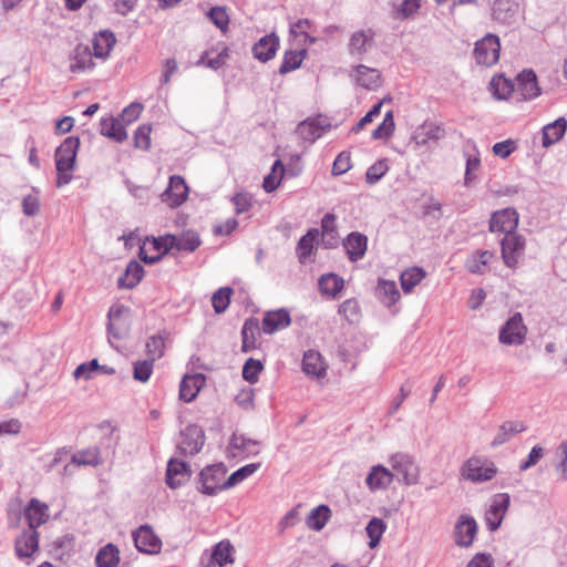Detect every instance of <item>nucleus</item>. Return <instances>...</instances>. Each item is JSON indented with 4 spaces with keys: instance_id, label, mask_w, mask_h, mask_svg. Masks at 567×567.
<instances>
[{
    "instance_id": "nucleus-32",
    "label": "nucleus",
    "mask_w": 567,
    "mask_h": 567,
    "mask_svg": "<svg viewBox=\"0 0 567 567\" xmlns=\"http://www.w3.org/2000/svg\"><path fill=\"white\" fill-rule=\"evenodd\" d=\"M115 43L116 38L113 32L104 30L96 33L92 40L93 55L97 59H106Z\"/></svg>"
},
{
    "instance_id": "nucleus-28",
    "label": "nucleus",
    "mask_w": 567,
    "mask_h": 567,
    "mask_svg": "<svg viewBox=\"0 0 567 567\" xmlns=\"http://www.w3.org/2000/svg\"><path fill=\"white\" fill-rule=\"evenodd\" d=\"M228 58V48L224 42H219L217 45L206 50L198 64L206 65L213 70H218L225 65Z\"/></svg>"
},
{
    "instance_id": "nucleus-61",
    "label": "nucleus",
    "mask_w": 567,
    "mask_h": 567,
    "mask_svg": "<svg viewBox=\"0 0 567 567\" xmlns=\"http://www.w3.org/2000/svg\"><path fill=\"white\" fill-rule=\"evenodd\" d=\"M339 315L344 317L346 320L353 322L360 316V307L355 299H348L339 306Z\"/></svg>"
},
{
    "instance_id": "nucleus-64",
    "label": "nucleus",
    "mask_w": 567,
    "mask_h": 567,
    "mask_svg": "<svg viewBox=\"0 0 567 567\" xmlns=\"http://www.w3.org/2000/svg\"><path fill=\"white\" fill-rule=\"evenodd\" d=\"M388 165L384 161H379L370 166L365 173V181L368 184H375L386 173Z\"/></svg>"
},
{
    "instance_id": "nucleus-56",
    "label": "nucleus",
    "mask_w": 567,
    "mask_h": 567,
    "mask_svg": "<svg viewBox=\"0 0 567 567\" xmlns=\"http://www.w3.org/2000/svg\"><path fill=\"white\" fill-rule=\"evenodd\" d=\"M146 353L153 361L161 359L165 353V338L162 334L152 336L146 342Z\"/></svg>"
},
{
    "instance_id": "nucleus-2",
    "label": "nucleus",
    "mask_w": 567,
    "mask_h": 567,
    "mask_svg": "<svg viewBox=\"0 0 567 567\" xmlns=\"http://www.w3.org/2000/svg\"><path fill=\"white\" fill-rule=\"evenodd\" d=\"M460 474L472 483H483L496 476L497 467L493 461L474 455L463 463Z\"/></svg>"
},
{
    "instance_id": "nucleus-38",
    "label": "nucleus",
    "mask_w": 567,
    "mask_h": 567,
    "mask_svg": "<svg viewBox=\"0 0 567 567\" xmlns=\"http://www.w3.org/2000/svg\"><path fill=\"white\" fill-rule=\"evenodd\" d=\"M377 296L386 307L394 306L401 298L396 284L393 280L380 279L377 286Z\"/></svg>"
},
{
    "instance_id": "nucleus-29",
    "label": "nucleus",
    "mask_w": 567,
    "mask_h": 567,
    "mask_svg": "<svg viewBox=\"0 0 567 567\" xmlns=\"http://www.w3.org/2000/svg\"><path fill=\"white\" fill-rule=\"evenodd\" d=\"M488 90L493 97L498 101H507L511 96H515V84L504 74H496L491 79Z\"/></svg>"
},
{
    "instance_id": "nucleus-52",
    "label": "nucleus",
    "mask_w": 567,
    "mask_h": 567,
    "mask_svg": "<svg viewBox=\"0 0 567 567\" xmlns=\"http://www.w3.org/2000/svg\"><path fill=\"white\" fill-rule=\"evenodd\" d=\"M284 174V165L281 161L277 159L271 167V172L264 178V189L267 193L274 192L280 185Z\"/></svg>"
},
{
    "instance_id": "nucleus-24",
    "label": "nucleus",
    "mask_w": 567,
    "mask_h": 567,
    "mask_svg": "<svg viewBox=\"0 0 567 567\" xmlns=\"http://www.w3.org/2000/svg\"><path fill=\"white\" fill-rule=\"evenodd\" d=\"M205 383L206 378L202 373L185 375L179 384V398L187 403L194 401Z\"/></svg>"
},
{
    "instance_id": "nucleus-54",
    "label": "nucleus",
    "mask_w": 567,
    "mask_h": 567,
    "mask_svg": "<svg viewBox=\"0 0 567 567\" xmlns=\"http://www.w3.org/2000/svg\"><path fill=\"white\" fill-rule=\"evenodd\" d=\"M312 28V22L308 19H300L290 27L291 34L299 39L303 44L313 43L315 38L310 37L309 31Z\"/></svg>"
},
{
    "instance_id": "nucleus-20",
    "label": "nucleus",
    "mask_w": 567,
    "mask_h": 567,
    "mask_svg": "<svg viewBox=\"0 0 567 567\" xmlns=\"http://www.w3.org/2000/svg\"><path fill=\"white\" fill-rule=\"evenodd\" d=\"M133 538L136 548L142 553L156 554L161 549V539L148 526H141L136 532H134Z\"/></svg>"
},
{
    "instance_id": "nucleus-3",
    "label": "nucleus",
    "mask_w": 567,
    "mask_h": 567,
    "mask_svg": "<svg viewBox=\"0 0 567 567\" xmlns=\"http://www.w3.org/2000/svg\"><path fill=\"white\" fill-rule=\"evenodd\" d=\"M226 474L227 468L224 464H215L205 467L199 474L198 489L203 494L215 495L220 491L230 488Z\"/></svg>"
},
{
    "instance_id": "nucleus-7",
    "label": "nucleus",
    "mask_w": 567,
    "mask_h": 567,
    "mask_svg": "<svg viewBox=\"0 0 567 567\" xmlns=\"http://www.w3.org/2000/svg\"><path fill=\"white\" fill-rule=\"evenodd\" d=\"M527 327L519 312L511 317L499 331V342L506 346H520L524 343Z\"/></svg>"
},
{
    "instance_id": "nucleus-16",
    "label": "nucleus",
    "mask_w": 567,
    "mask_h": 567,
    "mask_svg": "<svg viewBox=\"0 0 567 567\" xmlns=\"http://www.w3.org/2000/svg\"><path fill=\"white\" fill-rule=\"evenodd\" d=\"M169 251L194 252L202 244L199 235L194 230H185L178 235L167 234Z\"/></svg>"
},
{
    "instance_id": "nucleus-39",
    "label": "nucleus",
    "mask_w": 567,
    "mask_h": 567,
    "mask_svg": "<svg viewBox=\"0 0 567 567\" xmlns=\"http://www.w3.org/2000/svg\"><path fill=\"white\" fill-rule=\"evenodd\" d=\"M426 277V271L421 267H410L400 275L401 288L405 295L411 293L414 288Z\"/></svg>"
},
{
    "instance_id": "nucleus-48",
    "label": "nucleus",
    "mask_w": 567,
    "mask_h": 567,
    "mask_svg": "<svg viewBox=\"0 0 567 567\" xmlns=\"http://www.w3.org/2000/svg\"><path fill=\"white\" fill-rule=\"evenodd\" d=\"M343 279L334 274L321 276L319 279V288L322 295L334 298L342 289Z\"/></svg>"
},
{
    "instance_id": "nucleus-12",
    "label": "nucleus",
    "mask_w": 567,
    "mask_h": 567,
    "mask_svg": "<svg viewBox=\"0 0 567 567\" xmlns=\"http://www.w3.org/2000/svg\"><path fill=\"white\" fill-rule=\"evenodd\" d=\"M518 221L519 215L514 208H504L493 213L489 220V230L509 235L515 231Z\"/></svg>"
},
{
    "instance_id": "nucleus-22",
    "label": "nucleus",
    "mask_w": 567,
    "mask_h": 567,
    "mask_svg": "<svg viewBox=\"0 0 567 567\" xmlns=\"http://www.w3.org/2000/svg\"><path fill=\"white\" fill-rule=\"evenodd\" d=\"M235 548L228 539L221 540L213 548L206 567H224L235 561Z\"/></svg>"
},
{
    "instance_id": "nucleus-21",
    "label": "nucleus",
    "mask_w": 567,
    "mask_h": 567,
    "mask_svg": "<svg viewBox=\"0 0 567 567\" xmlns=\"http://www.w3.org/2000/svg\"><path fill=\"white\" fill-rule=\"evenodd\" d=\"M328 364L323 360L320 352L308 350L303 354L302 371L310 378L320 379L327 373Z\"/></svg>"
},
{
    "instance_id": "nucleus-58",
    "label": "nucleus",
    "mask_w": 567,
    "mask_h": 567,
    "mask_svg": "<svg viewBox=\"0 0 567 567\" xmlns=\"http://www.w3.org/2000/svg\"><path fill=\"white\" fill-rule=\"evenodd\" d=\"M151 133L152 126L150 124L138 126L134 134V146L136 148L147 151L152 143Z\"/></svg>"
},
{
    "instance_id": "nucleus-9",
    "label": "nucleus",
    "mask_w": 567,
    "mask_h": 567,
    "mask_svg": "<svg viewBox=\"0 0 567 567\" xmlns=\"http://www.w3.org/2000/svg\"><path fill=\"white\" fill-rule=\"evenodd\" d=\"M169 252L167 235L147 237L140 246V257L146 264H154Z\"/></svg>"
},
{
    "instance_id": "nucleus-10",
    "label": "nucleus",
    "mask_w": 567,
    "mask_h": 567,
    "mask_svg": "<svg viewBox=\"0 0 567 567\" xmlns=\"http://www.w3.org/2000/svg\"><path fill=\"white\" fill-rule=\"evenodd\" d=\"M205 444V434L200 426L190 424L181 434L179 451L185 455L197 454Z\"/></svg>"
},
{
    "instance_id": "nucleus-6",
    "label": "nucleus",
    "mask_w": 567,
    "mask_h": 567,
    "mask_svg": "<svg viewBox=\"0 0 567 567\" xmlns=\"http://www.w3.org/2000/svg\"><path fill=\"white\" fill-rule=\"evenodd\" d=\"M542 94L536 73L533 70H523L516 76L515 97L518 101H532Z\"/></svg>"
},
{
    "instance_id": "nucleus-1",
    "label": "nucleus",
    "mask_w": 567,
    "mask_h": 567,
    "mask_svg": "<svg viewBox=\"0 0 567 567\" xmlns=\"http://www.w3.org/2000/svg\"><path fill=\"white\" fill-rule=\"evenodd\" d=\"M79 147L80 138L75 136H69L56 148L54 157L58 175V187L66 185L72 181Z\"/></svg>"
},
{
    "instance_id": "nucleus-37",
    "label": "nucleus",
    "mask_w": 567,
    "mask_h": 567,
    "mask_svg": "<svg viewBox=\"0 0 567 567\" xmlns=\"http://www.w3.org/2000/svg\"><path fill=\"white\" fill-rule=\"evenodd\" d=\"M144 277L143 266L132 260L126 266L125 272L118 278L117 285L120 288L132 289L136 287Z\"/></svg>"
},
{
    "instance_id": "nucleus-31",
    "label": "nucleus",
    "mask_w": 567,
    "mask_h": 567,
    "mask_svg": "<svg viewBox=\"0 0 567 567\" xmlns=\"http://www.w3.org/2000/svg\"><path fill=\"white\" fill-rule=\"evenodd\" d=\"M567 130V121L565 117H558L553 123L543 127L542 144L544 147H549L559 142L565 135Z\"/></svg>"
},
{
    "instance_id": "nucleus-19",
    "label": "nucleus",
    "mask_w": 567,
    "mask_h": 567,
    "mask_svg": "<svg viewBox=\"0 0 567 567\" xmlns=\"http://www.w3.org/2000/svg\"><path fill=\"white\" fill-rule=\"evenodd\" d=\"M192 475L189 465L181 460L172 458L167 464L166 483L171 488L185 484Z\"/></svg>"
},
{
    "instance_id": "nucleus-57",
    "label": "nucleus",
    "mask_w": 567,
    "mask_h": 567,
    "mask_svg": "<svg viewBox=\"0 0 567 567\" xmlns=\"http://www.w3.org/2000/svg\"><path fill=\"white\" fill-rule=\"evenodd\" d=\"M261 466V463H250L247 464L239 470L235 471L230 476H228V486L233 487L239 483H241L247 477L255 474Z\"/></svg>"
},
{
    "instance_id": "nucleus-50",
    "label": "nucleus",
    "mask_w": 567,
    "mask_h": 567,
    "mask_svg": "<svg viewBox=\"0 0 567 567\" xmlns=\"http://www.w3.org/2000/svg\"><path fill=\"white\" fill-rule=\"evenodd\" d=\"M330 508L326 505H320L313 508L308 517L307 525L312 530H321L330 518Z\"/></svg>"
},
{
    "instance_id": "nucleus-5",
    "label": "nucleus",
    "mask_w": 567,
    "mask_h": 567,
    "mask_svg": "<svg viewBox=\"0 0 567 567\" xmlns=\"http://www.w3.org/2000/svg\"><path fill=\"white\" fill-rule=\"evenodd\" d=\"M389 463L393 473L402 476L404 484L415 485L419 483L420 468L410 455L395 453L390 456Z\"/></svg>"
},
{
    "instance_id": "nucleus-55",
    "label": "nucleus",
    "mask_w": 567,
    "mask_h": 567,
    "mask_svg": "<svg viewBox=\"0 0 567 567\" xmlns=\"http://www.w3.org/2000/svg\"><path fill=\"white\" fill-rule=\"evenodd\" d=\"M233 289L229 287L219 288L212 297V305L216 313H223L230 303Z\"/></svg>"
},
{
    "instance_id": "nucleus-62",
    "label": "nucleus",
    "mask_w": 567,
    "mask_h": 567,
    "mask_svg": "<svg viewBox=\"0 0 567 567\" xmlns=\"http://www.w3.org/2000/svg\"><path fill=\"white\" fill-rule=\"evenodd\" d=\"M352 167L351 154L349 152H341L336 157L332 165V175L339 176L346 174Z\"/></svg>"
},
{
    "instance_id": "nucleus-13",
    "label": "nucleus",
    "mask_w": 567,
    "mask_h": 567,
    "mask_svg": "<svg viewBox=\"0 0 567 567\" xmlns=\"http://www.w3.org/2000/svg\"><path fill=\"white\" fill-rule=\"evenodd\" d=\"M228 452L235 458L254 456L260 453V442L235 433L230 439Z\"/></svg>"
},
{
    "instance_id": "nucleus-23",
    "label": "nucleus",
    "mask_w": 567,
    "mask_h": 567,
    "mask_svg": "<svg viewBox=\"0 0 567 567\" xmlns=\"http://www.w3.org/2000/svg\"><path fill=\"white\" fill-rule=\"evenodd\" d=\"M519 6L514 0H495L492 16L495 21L502 24H512L518 14Z\"/></svg>"
},
{
    "instance_id": "nucleus-25",
    "label": "nucleus",
    "mask_w": 567,
    "mask_h": 567,
    "mask_svg": "<svg viewBox=\"0 0 567 567\" xmlns=\"http://www.w3.org/2000/svg\"><path fill=\"white\" fill-rule=\"evenodd\" d=\"M291 323L290 313L286 309H278L266 312L261 329L267 334H272L281 329L289 327Z\"/></svg>"
},
{
    "instance_id": "nucleus-40",
    "label": "nucleus",
    "mask_w": 567,
    "mask_h": 567,
    "mask_svg": "<svg viewBox=\"0 0 567 567\" xmlns=\"http://www.w3.org/2000/svg\"><path fill=\"white\" fill-rule=\"evenodd\" d=\"M374 32L372 29L354 32L349 42V51L351 54H363L372 45Z\"/></svg>"
},
{
    "instance_id": "nucleus-14",
    "label": "nucleus",
    "mask_w": 567,
    "mask_h": 567,
    "mask_svg": "<svg viewBox=\"0 0 567 567\" xmlns=\"http://www.w3.org/2000/svg\"><path fill=\"white\" fill-rule=\"evenodd\" d=\"M130 328V309L123 305H114L109 311V331L121 339Z\"/></svg>"
},
{
    "instance_id": "nucleus-63",
    "label": "nucleus",
    "mask_w": 567,
    "mask_h": 567,
    "mask_svg": "<svg viewBox=\"0 0 567 567\" xmlns=\"http://www.w3.org/2000/svg\"><path fill=\"white\" fill-rule=\"evenodd\" d=\"M213 23L223 32H226L229 24V17L224 7H215L208 13Z\"/></svg>"
},
{
    "instance_id": "nucleus-45",
    "label": "nucleus",
    "mask_w": 567,
    "mask_h": 567,
    "mask_svg": "<svg viewBox=\"0 0 567 567\" xmlns=\"http://www.w3.org/2000/svg\"><path fill=\"white\" fill-rule=\"evenodd\" d=\"M319 230L318 229H310L306 235H303L297 245V256L299 258V261L301 264H305L308 261L310 256L313 252L315 249V243L318 238Z\"/></svg>"
},
{
    "instance_id": "nucleus-46",
    "label": "nucleus",
    "mask_w": 567,
    "mask_h": 567,
    "mask_svg": "<svg viewBox=\"0 0 567 567\" xmlns=\"http://www.w3.org/2000/svg\"><path fill=\"white\" fill-rule=\"evenodd\" d=\"M493 257L494 254L489 250L476 251L466 259L465 267L472 274H484Z\"/></svg>"
},
{
    "instance_id": "nucleus-53",
    "label": "nucleus",
    "mask_w": 567,
    "mask_h": 567,
    "mask_svg": "<svg viewBox=\"0 0 567 567\" xmlns=\"http://www.w3.org/2000/svg\"><path fill=\"white\" fill-rule=\"evenodd\" d=\"M395 130V123H394V115L393 111L389 110L384 117L382 123L372 132V137L374 140H388L390 138Z\"/></svg>"
},
{
    "instance_id": "nucleus-42",
    "label": "nucleus",
    "mask_w": 567,
    "mask_h": 567,
    "mask_svg": "<svg viewBox=\"0 0 567 567\" xmlns=\"http://www.w3.org/2000/svg\"><path fill=\"white\" fill-rule=\"evenodd\" d=\"M259 336V324L256 319L245 321L241 329V351L250 352L257 348V338Z\"/></svg>"
},
{
    "instance_id": "nucleus-59",
    "label": "nucleus",
    "mask_w": 567,
    "mask_h": 567,
    "mask_svg": "<svg viewBox=\"0 0 567 567\" xmlns=\"http://www.w3.org/2000/svg\"><path fill=\"white\" fill-rule=\"evenodd\" d=\"M264 365L259 360L248 359L243 368V378L254 384L258 381V375L262 371Z\"/></svg>"
},
{
    "instance_id": "nucleus-49",
    "label": "nucleus",
    "mask_w": 567,
    "mask_h": 567,
    "mask_svg": "<svg viewBox=\"0 0 567 567\" xmlns=\"http://www.w3.org/2000/svg\"><path fill=\"white\" fill-rule=\"evenodd\" d=\"M386 530V524L382 518L373 517L365 527V533L369 537V547L371 549L379 546L383 534Z\"/></svg>"
},
{
    "instance_id": "nucleus-33",
    "label": "nucleus",
    "mask_w": 567,
    "mask_h": 567,
    "mask_svg": "<svg viewBox=\"0 0 567 567\" xmlns=\"http://www.w3.org/2000/svg\"><path fill=\"white\" fill-rule=\"evenodd\" d=\"M279 40L276 35H265L254 45V56L261 62H267L275 56Z\"/></svg>"
},
{
    "instance_id": "nucleus-60",
    "label": "nucleus",
    "mask_w": 567,
    "mask_h": 567,
    "mask_svg": "<svg viewBox=\"0 0 567 567\" xmlns=\"http://www.w3.org/2000/svg\"><path fill=\"white\" fill-rule=\"evenodd\" d=\"M153 369H154L153 360L148 359V360L137 361L134 364L133 377L136 381L143 382V383L147 382L153 373Z\"/></svg>"
},
{
    "instance_id": "nucleus-4",
    "label": "nucleus",
    "mask_w": 567,
    "mask_h": 567,
    "mask_svg": "<svg viewBox=\"0 0 567 567\" xmlns=\"http://www.w3.org/2000/svg\"><path fill=\"white\" fill-rule=\"evenodd\" d=\"M501 41L495 34L488 33L475 43L474 58L480 65L492 66L497 63Z\"/></svg>"
},
{
    "instance_id": "nucleus-17",
    "label": "nucleus",
    "mask_w": 567,
    "mask_h": 567,
    "mask_svg": "<svg viewBox=\"0 0 567 567\" xmlns=\"http://www.w3.org/2000/svg\"><path fill=\"white\" fill-rule=\"evenodd\" d=\"M394 481V473L383 465H374L370 468L365 484L370 492L386 489Z\"/></svg>"
},
{
    "instance_id": "nucleus-43",
    "label": "nucleus",
    "mask_w": 567,
    "mask_h": 567,
    "mask_svg": "<svg viewBox=\"0 0 567 567\" xmlns=\"http://www.w3.org/2000/svg\"><path fill=\"white\" fill-rule=\"evenodd\" d=\"M324 133L320 118H307L297 127V134L305 141L315 142Z\"/></svg>"
},
{
    "instance_id": "nucleus-35",
    "label": "nucleus",
    "mask_w": 567,
    "mask_h": 567,
    "mask_svg": "<svg viewBox=\"0 0 567 567\" xmlns=\"http://www.w3.org/2000/svg\"><path fill=\"white\" fill-rule=\"evenodd\" d=\"M101 134L118 143L124 142L127 138L124 123L120 118L113 116L102 118Z\"/></svg>"
},
{
    "instance_id": "nucleus-27",
    "label": "nucleus",
    "mask_w": 567,
    "mask_h": 567,
    "mask_svg": "<svg viewBox=\"0 0 567 567\" xmlns=\"http://www.w3.org/2000/svg\"><path fill=\"white\" fill-rule=\"evenodd\" d=\"M24 515L30 529L37 530L39 526L48 520L49 507L47 504L41 503L39 499L32 498L24 511Z\"/></svg>"
},
{
    "instance_id": "nucleus-36",
    "label": "nucleus",
    "mask_w": 567,
    "mask_h": 567,
    "mask_svg": "<svg viewBox=\"0 0 567 567\" xmlns=\"http://www.w3.org/2000/svg\"><path fill=\"white\" fill-rule=\"evenodd\" d=\"M93 53L87 45L80 44L74 49V54L70 64V71L73 73L83 72L93 69Z\"/></svg>"
},
{
    "instance_id": "nucleus-44",
    "label": "nucleus",
    "mask_w": 567,
    "mask_h": 567,
    "mask_svg": "<svg viewBox=\"0 0 567 567\" xmlns=\"http://www.w3.org/2000/svg\"><path fill=\"white\" fill-rule=\"evenodd\" d=\"M344 248L350 260L357 261L361 259L365 254L367 237L358 233H352L348 236L344 243Z\"/></svg>"
},
{
    "instance_id": "nucleus-51",
    "label": "nucleus",
    "mask_w": 567,
    "mask_h": 567,
    "mask_svg": "<svg viewBox=\"0 0 567 567\" xmlns=\"http://www.w3.org/2000/svg\"><path fill=\"white\" fill-rule=\"evenodd\" d=\"M307 51L301 49L299 51H288L284 55L282 63L279 68L281 74L289 73L298 69L305 60Z\"/></svg>"
},
{
    "instance_id": "nucleus-15",
    "label": "nucleus",
    "mask_w": 567,
    "mask_h": 567,
    "mask_svg": "<svg viewBox=\"0 0 567 567\" xmlns=\"http://www.w3.org/2000/svg\"><path fill=\"white\" fill-rule=\"evenodd\" d=\"M525 249V240L514 233L506 235L502 240V257L508 267H514Z\"/></svg>"
},
{
    "instance_id": "nucleus-11",
    "label": "nucleus",
    "mask_w": 567,
    "mask_h": 567,
    "mask_svg": "<svg viewBox=\"0 0 567 567\" xmlns=\"http://www.w3.org/2000/svg\"><path fill=\"white\" fill-rule=\"evenodd\" d=\"M511 497L507 493H499L493 496L489 507L485 513L486 525L491 530H496L509 507Z\"/></svg>"
},
{
    "instance_id": "nucleus-47",
    "label": "nucleus",
    "mask_w": 567,
    "mask_h": 567,
    "mask_svg": "<svg viewBox=\"0 0 567 567\" xmlns=\"http://www.w3.org/2000/svg\"><path fill=\"white\" fill-rule=\"evenodd\" d=\"M97 567H117L120 564V550L114 544L102 547L95 557Z\"/></svg>"
},
{
    "instance_id": "nucleus-41",
    "label": "nucleus",
    "mask_w": 567,
    "mask_h": 567,
    "mask_svg": "<svg viewBox=\"0 0 567 567\" xmlns=\"http://www.w3.org/2000/svg\"><path fill=\"white\" fill-rule=\"evenodd\" d=\"M527 429L526 424L520 421H508L503 423L497 431V434L495 435L492 446H498L507 441H509L513 436H515L518 433L524 432Z\"/></svg>"
},
{
    "instance_id": "nucleus-30",
    "label": "nucleus",
    "mask_w": 567,
    "mask_h": 567,
    "mask_svg": "<svg viewBox=\"0 0 567 567\" xmlns=\"http://www.w3.org/2000/svg\"><path fill=\"white\" fill-rule=\"evenodd\" d=\"M39 548V533L30 529L22 533L16 540V553L21 558L31 557Z\"/></svg>"
},
{
    "instance_id": "nucleus-34",
    "label": "nucleus",
    "mask_w": 567,
    "mask_h": 567,
    "mask_svg": "<svg viewBox=\"0 0 567 567\" xmlns=\"http://www.w3.org/2000/svg\"><path fill=\"white\" fill-rule=\"evenodd\" d=\"M352 76L359 85L369 90H374L381 85V74L379 70L373 68L358 65Z\"/></svg>"
},
{
    "instance_id": "nucleus-8",
    "label": "nucleus",
    "mask_w": 567,
    "mask_h": 567,
    "mask_svg": "<svg viewBox=\"0 0 567 567\" xmlns=\"http://www.w3.org/2000/svg\"><path fill=\"white\" fill-rule=\"evenodd\" d=\"M188 186L179 175L171 176L165 192L161 195L162 202L171 208H177L188 198Z\"/></svg>"
},
{
    "instance_id": "nucleus-26",
    "label": "nucleus",
    "mask_w": 567,
    "mask_h": 567,
    "mask_svg": "<svg viewBox=\"0 0 567 567\" xmlns=\"http://www.w3.org/2000/svg\"><path fill=\"white\" fill-rule=\"evenodd\" d=\"M445 135V130L434 122H424L414 132L413 140L417 145H426L431 142H439Z\"/></svg>"
},
{
    "instance_id": "nucleus-18",
    "label": "nucleus",
    "mask_w": 567,
    "mask_h": 567,
    "mask_svg": "<svg viewBox=\"0 0 567 567\" xmlns=\"http://www.w3.org/2000/svg\"><path fill=\"white\" fill-rule=\"evenodd\" d=\"M476 520L468 516H460L454 530L455 542L458 546L468 547L473 544L477 534Z\"/></svg>"
}]
</instances>
